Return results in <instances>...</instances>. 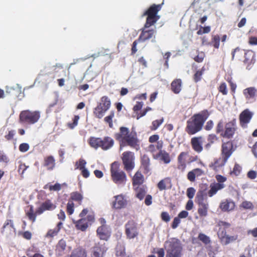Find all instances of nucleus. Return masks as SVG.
<instances>
[{
  "label": "nucleus",
  "mask_w": 257,
  "mask_h": 257,
  "mask_svg": "<svg viewBox=\"0 0 257 257\" xmlns=\"http://www.w3.org/2000/svg\"><path fill=\"white\" fill-rule=\"evenodd\" d=\"M198 212L201 216H205L207 214L208 209V203H202L199 205Z\"/></svg>",
  "instance_id": "2f4dec72"
},
{
  "label": "nucleus",
  "mask_w": 257,
  "mask_h": 257,
  "mask_svg": "<svg viewBox=\"0 0 257 257\" xmlns=\"http://www.w3.org/2000/svg\"><path fill=\"white\" fill-rule=\"evenodd\" d=\"M73 206L74 204L72 202H69L67 205V210L69 214H72L73 212Z\"/></svg>",
  "instance_id": "37998d69"
},
{
  "label": "nucleus",
  "mask_w": 257,
  "mask_h": 257,
  "mask_svg": "<svg viewBox=\"0 0 257 257\" xmlns=\"http://www.w3.org/2000/svg\"><path fill=\"white\" fill-rule=\"evenodd\" d=\"M82 198V196L77 192H73L71 194V198L75 201H81Z\"/></svg>",
  "instance_id": "c9c22d12"
},
{
  "label": "nucleus",
  "mask_w": 257,
  "mask_h": 257,
  "mask_svg": "<svg viewBox=\"0 0 257 257\" xmlns=\"http://www.w3.org/2000/svg\"><path fill=\"white\" fill-rule=\"evenodd\" d=\"M143 102H138L136 105L134 107V110L135 111H137L141 109L143 106Z\"/></svg>",
  "instance_id": "338daca9"
},
{
  "label": "nucleus",
  "mask_w": 257,
  "mask_h": 257,
  "mask_svg": "<svg viewBox=\"0 0 257 257\" xmlns=\"http://www.w3.org/2000/svg\"><path fill=\"white\" fill-rule=\"evenodd\" d=\"M15 232V228L14 227L13 221L11 220H8L5 223L2 232L5 233L6 235H9L13 232Z\"/></svg>",
  "instance_id": "2eb2a0df"
},
{
  "label": "nucleus",
  "mask_w": 257,
  "mask_h": 257,
  "mask_svg": "<svg viewBox=\"0 0 257 257\" xmlns=\"http://www.w3.org/2000/svg\"><path fill=\"white\" fill-rule=\"evenodd\" d=\"M181 80L178 79L174 80L171 83V88L175 93H179L181 90Z\"/></svg>",
  "instance_id": "5701e85b"
},
{
  "label": "nucleus",
  "mask_w": 257,
  "mask_h": 257,
  "mask_svg": "<svg viewBox=\"0 0 257 257\" xmlns=\"http://www.w3.org/2000/svg\"><path fill=\"white\" fill-rule=\"evenodd\" d=\"M234 206V202L228 200L222 201L220 204V208L223 211H231L233 209Z\"/></svg>",
  "instance_id": "a211bd4d"
},
{
  "label": "nucleus",
  "mask_w": 257,
  "mask_h": 257,
  "mask_svg": "<svg viewBox=\"0 0 257 257\" xmlns=\"http://www.w3.org/2000/svg\"><path fill=\"white\" fill-rule=\"evenodd\" d=\"M40 118L39 111H30L24 110L21 112L20 118L21 121H24L30 123H35Z\"/></svg>",
  "instance_id": "0eeeda50"
},
{
  "label": "nucleus",
  "mask_w": 257,
  "mask_h": 257,
  "mask_svg": "<svg viewBox=\"0 0 257 257\" xmlns=\"http://www.w3.org/2000/svg\"><path fill=\"white\" fill-rule=\"evenodd\" d=\"M159 137L157 135H154L151 136L149 138V141L151 143H154L158 140Z\"/></svg>",
  "instance_id": "13d9d810"
},
{
  "label": "nucleus",
  "mask_w": 257,
  "mask_h": 257,
  "mask_svg": "<svg viewBox=\"0 0 257 257\" xmlns=\"http://www.w3.org/2000/svg\"><path fill=\"white\" fill-rule=\"evenodd\" d=\"M224 127V123L222 121H220L217 126V132H222Z\"/></svg>",
  "instance_id": "4d7b16f0"
},
{
  "label": "nucleus",
  "mask_w": 257,
  "mask_h": 257,
  "mask_svg": "<svg viewBox=\"0 0 257 257\" xmlns=\"http://www.w3.org/2000/svg\"><path fill=\"white\" fill-rule=\"evenodd\" d=\"M102 145H100L101 147L103 150H108L111 148L113 145V140L109 137H105L103 140H101Z\"/></svg>",
  "instance_id": "412c9836"
},
{
  "label": "nucleus",
  "mask_w": 257,
  "mask_h": 257,
  "mask_svg": "<svg viewBox=\"0 0 257 257\" xmlns=\"http://www.w3.org/2000/svg\"><path fill=\"white\" fill-rule=\"evenodd\" d=\"M114 116V112H111L110 115L105 117L104 120L106 122H108L110 126L112 125V118Z\"/></svg>",
  "instance_id": "de8ad7c7"
},
{
  "label": "nucleus",
  "mask_w": 257,
  "mask_h": 257,
  "mask_svg": "<svg viewBox=\"0 0 257 257\" xmlns=\"http://www.w3.org/2000/svg\"><path fill=\"white\" fill-rule=\"evenodd\" d=\"M125 234L129 239L134 238L138 234L136 223L133 221H130L125 224Z\"/></svg>",
  "instance_id": "1a4fd4ad"
},
{
  "label": "nucleus",
  "mask_w": 257,
  "mask_h": 257,
  "mask_svg": "<svg viewBox=\"0 0 257 257\" xmlns=\"http://www.w3.org/2000/svg\"><path fill=\"white\" fill-rule=\"evenodd\" d=\"M161 5H153L147 11L144 15H147V22L145 25V28H149L155 24L159 19V16H157V14L160 10Z\"/></svg>",
  "instance_id": "39448f33"
},
{
  "label": "nucleus",
  "mask_w": 257,
  "mask_h": 257,
  "mask_svg": "<svg viewBox=\"0 0 257 257\" xmlns=\"http://www.w3.org/2000/svg\"><path fill=\"white\" fill-rule=\"evenodd\" d=\"M237 238V235L229 236L226 235L223 238V240L225 242V244H227L231 242L236 240Z\"/></svg>",
  "instance_id": "473e14b6"
},
{
  "label": "nucleus",
  "mask_w": 257,
  "mask_h": 257,
  "mask_svg": "<svg viewBox=\"0 0 257 257\" xmlns=\"http://www.w3.org/2000/svg\"><path fill=\"white\" fill-rule=\"evenodd\" d=\"M207 118L206 113L194 115L187 121L186 131L189 134H194L200 131Z\"/></svg>",
  "instance_id": "f257e3e1"
},
{
  "label": "nucleus",
  "mask_w": 257,
  "mask_h": 257,
  "mask_svg": "<svg viewBox=\"0 0 257 257\" xmlns=\"http://www.w3.org/2000/svg\"><path fill=\"white\" fill-rule=\"evenodd\" d=\"M58 246L59 247H60L62 250H64L65 249V247H66V243H65V241L63 240V239H61L59 241V243H58Z\"/></svg>",
  "instance_id": "774afa93"
},
{
  "label": "nucleus",
  "mask_w": 257,
  "mask_h": 257,
  "mask_svg": "<svg viewBox=\"0 0 257 257\" xmlns=\"http://www.w3.org/2000/svg\"><path fill=\"white\" fill-rule=\"evenodd\" d=\"M86 164V162L85 160L80 159L79 161V165L77 168H79L80 170L84 169V168H85V166Z\"/></svg>",
  "instance_id": "5fc2aeb1"
},
{
  "label": "nucleus",
  "mask_w": 257,
  "mask_h": 257,
  "mask_svg": "<svg viewBox=\"0 0 257 257\" xmlns=\"http://www.w3.org/2000/svg\"><path fill=\"white\" fill-rule=\"evenodd\" d=\"M210 189L208 191V195L209 197H212L213 195L215 194L216 192L224 187V185L222 183H215L210 186Z\"/></svg>",
  "instance_id": "aec40b11"
},
{
  "label": "nucleus",
  "mask_w": 257,
  "mask_h": 257,
  "mask_svg": "<svg viewBox=\"0 0 257 257\" xmlns=\"http://www.w3.org/2000/svg\"><path fill=\"white\" fill-rule=\"evenodd\" d=\"M198 238L205 244H208L210 242L209 237L204 234L200 233L198 236Z\"/></svg>",
  "instance_id": "f704fd0d"
},
{
  "label": "nucleus",
  "mask_w": 257,
  "mask_h": 257,
  "mask_svg": "<svg viewBox=\"0 0 257 257\" xmlns=\"http://www.w3.org/2000/svg\"><path fill=\"white\" fill-rule=\"evenodd\" d=\"M113 207L115 209H120L126 205V201L121 195L115 196V201L113 202Z\"/></svg>",
  "instance_id": "f3484780"
},
{
  "label": "nucleus",
  "mask_w": 257,
  "mask_h": 257,
  "mask_svg": "<svg viewBox=\"0 0 257 257\" xmlns=\"http://www.w3.org/2000/svg\"><path fill=\"white\" fill-rule=\"evenodd\" d=\"M241 206L244 209H252L253 205L250 202L244 201L241 204Z\"/></svg>",
  "instance_id": "c03bdc74"
},
{
  "label": "nucleus",
  "mask_w": 257,
  "mask_h": 257,
  "mask_svg": "<svg viewBox=\"0 0 257 257\" xmlns=\"http://www.w3.org/2000/svg\"><path fill=\"white\" fill-rule=\"evenodd\" d=\"M146 192L144 189L140 188L138 190L137 193V197L140 200H142L144 198L146 194Z\"/></svg>",
  "instance_id": "ea45409f"
},
{
  "label": "nucleus",
  "mask_w": 257,
  "mask_h": 257,
  "mask_svg": "<svg viewBox=\"0 0 257 257\" xmlns=\"http://www.w3.org/2000/svg\"><path fill=\"white\" fill-rule=\"evenodd\" d=\"M165 247L167 254L166 257H181L182 249L179 239L172 238L166 241Z\"/></svg>",
  "instance_id": "f03ea898"
},
{
  "label": "nucleus",
  "mask_w": 257,
  "mask_h": 257,
  "mask_svg": "<svg viewBox=\"0 0 257 257\" xmlns=\"http://www.w3.org/2000/svg\"><path fill=\"white\" fill-rule=\"evenodd\" d=\"M161 217L162 219L166 222H168L170 220V217L169 214L166 212H163L162 213Z\"/></svg>",
  "instance_id": "8fccbe9b"
},
{
  "label": "nucleus",
  "mask_w": 257,
  "mask_h": 257,
  "mask_svg": "<svg viewBox=\"0 0 257 257\" xmlns=\"http://www.w3.org/2000/svg\"><path fill=\"white\" fill-rule=\"evenodd\" d=\"M219 91L224 95L227 94L226 85L224 83H222L219 86Z\"/></svg>",
  "instance_id": "09e8293b"
},
{
  "label": "nucleus",
  "mask_w": 257,
  "mask_h": 257,
  "mask_svg": "<svg viewBox=\"0 0 257 257\" xmlns=\"http://www.w3.org/2000/svg\"><path fill=\"white\" fill-rule=\"evenodd\" d=\"M167 180L164 179L160 181L158 184V187L160 190L162 191L166 189Z\"/></svg>",
  "instance_id": "e433bc0d"
},
{
  "label": "nucleus",
  "mask_w": 257,
  "mask_h": 257,
  "mask_svg": "<svg viewBox=\"0 0 257 257\" xmlns=\"http://www.w3.org/2000/svg\"><path fill=\"white\" fill-rule=\"evenodd\" d=\"M58 231L55 230H50L46 234V237H53L58 233Z\"/></svg>",
  "instance_id": "6e6d98bb"
},
{
  "label": "nucleus",
  "mask_w": 257,
  "mask_h": 257,
  "mask_svg": "<svg viewBox=\"0 0 257 257\" xmlns=\"http://www.w3.org/2000/svg\"><path fill=\"white\" fill-rule=\"evenodd\" d=\"M61 185L59 183H56L54 185H50L49 189L50 191H59L61 189Z\"/></svg>",
  "instance_id": "a19ab883"
},
{
  "label": "nucleus",
  "mask_w": 257,
  "mask_h": 257,
  "mask_svg": "<svg viewBox=\"0 0 257 257\" xmlns=\"http://www.w3.org/2000/svg\"><path fill=\"white\" fill-rule=\"evenodd\" d=\"M188 215V212L186 211H181L178 215L179 218H186Z\"/></svg>",
  "instance_id": "0e129e2a"
},
{
  "label": "nucleus",
  "mask_w": 257,
  "mask_h": 257,
  "mask_svg": "<svg viewBox=\"0 0 257 257\" xmlns=\"http://www.w3.org/2000/svg\"><path fill=\"white\" fill-rule=\"evenodd\" d=\"M110 106V101L106 96H103L98 106L95 108L94 113L95 116L101 118Z\"/></svg>",
  "instance_id": "423d86ee"
},
{
  "label": "nucleus",
  "mask_w": 257,
  "mask_h": 257,
  "mask_svg": "<svg viewBox=\"0 0 257 257\" xmlns=\"http://www.w3.org/2000/svg\"><path fill=\"white\" fill-rule=\"evenodd\" d=\"M252 116V113L248 109L243 111L239 115L240 124L242 127H245L246 124L248 123Z\"/></svg>",
  "instance_id": "f8f14e48"
},
{
  "label": "nucleus",
  "mask_w": 257,
  "mask_h": 257,
  "mask_svg": "<svg viewBox=\"0 0 257 257\" xmlns=\"http://www.w3.org/2000/svg\"><path fill=\"white\" fill-rule=\"evenodd\" d=\"M42 205L43 206V207L44 208V209L45 210H51L56 207L55 205H54L49 200H48L46 201L45 202L43 203Z\"/></svg>",
  "instance_id": "72a5a7b5"
},
{
  "label": "nucleus",
  "mask_w": 257,
  "mask_h": 257,
  "mask_svg": "<svg viewBox=\"0 0 257 257\" xmlns=\"http://www.w3.org/2000/svg\"><path fill=\"white\" fill-rule=\"evenodd\" d=\"M158 155L160 157V159L165 163L168 164L170 162L169 155L165 151H160Z\"/></svg>",
  "instance_id": "7c9ffc66"
},
{
  "label": "nucleus",
  "mask_w": 257,
  "mask_h": 257,
  "mask_svg": "<svg viewBox=\"0 0 257 257\" xmlns=\"http://www.w3.org/2000/svg\"><path fill=\"white\" fill-rule=\"evenodd\" d=\"M248 177L250 179H254L256 176V173L254 171H250L247 174Z\"/></svg>",
  "instance_id": "bf43d9fd"
},
{
  "label": "nucleus",
  "mask_w": 257,
  "mask_h": 257,
  "mask_svg": "<svg viewBox=\"0 0 257 257\" xmlns=\"http://www.w3.org/2000/svg\"><path fill=\"white\" fill-rule=\"evenodd\" d=\"M0 162H8V158L2 152H0Z\"/></svg>",
  "instance_id": "e2e57ef3"
},
{
  "label": "nucleus",
  "mask_w": 257,
  "mask_h": 257,
  "mask_svg": "<svg viewBox=\"0 0 257 257\" xmlns=\"http://www.w3.org/2000/svg\"><path fill=\"white\" fill-rule=\"evenodd\" d=\"M134 154L131 152H125L122 154V160L124 169L128 172L134 168Z\"/></svg>",
  "instance_id": "6e6552de"
},
{
  "label": "nucleus",
  "mask_w": 257,
  "mask_h": 257,
  "mask_svg": "<svg viewBox=\"0 0 257 257\" xmlns=\"http://www.w3.org/2000/svg\"><path fill=\"white\" fill-rule=\"evenodd\" d=\"M155 33V32L153 30L148 31H145L143 30L140 36L139 41L143 40L144 41L146 40L149 39L152 37Z\"/></svg>",
  "instance_id": "b1692460"
},
{
  "label": "nucleus",
  "mask_w": 257,
  "mask_h": 257,
  "mask_svg": "<svg viewBox=\"0 0 257 257\" xmlns=\"http://www.w3.org/2000/svg\"><path fill=\"white\" fill-rule=\"evenodd\" d=\"M29 149V146L28 144L23 143L20 145L19 149L21 152H25Z\"/></svg>",
  "instance_id": "a18cd8bd"
},
{
  "label": "nucleus",
  "mask_w": 257,
  "mask_h": 257,
  "mask_svg": "<svg viewBox=\"0 0 257 257\" xmlns=\"http://www.w3.org/2000/svg\"><path fill=\"white\" fill-rule=\"evenodd\" d=\"M196 200L199 205L202 204V203H208L206 198H204L202 191H199L197 192L196 196Z\"/></svg>",
  "instance_id": "c85d7f7f"
},
{
  "label": "nucleus",
  "mask_w": 257,
  "mask_h": 257,
  "mask_svg": "<svg viewBox=\"0 0 257 257\" xmlns=\"http://www.w3.org/2000/svg\"><path fill=\"white\" fill-rule=\"evenodd\" d=\"M180 222V220L178 217H175L172 222V227L174 229L177 227Z\"/></svg>",
  "instance_id": "603ef678"
},
{
  "label": "nucleus",
  "mask_w": 257,
  "mask_h": 257,
  "mask_svg": "<svg viewBox=\"0 0 257 257\" xmlns=\"http://www.w3.org/2000/svg\"><path fill=\"white\" fill-rule=\"evenodd\" d=\"M142 167L146 173L151 170L150 160L146 155H144L142 158Z\"/></svg>",
  "instance_id": "4be33fe9"
},
{
  "label": "nucleus",
  "mask_w": 257,
  "mask_h": 257,
  "mask_svg": "<svg viewBox=\"0 0 257 257\" xmlns=\"http://www.w3.org/2000/svg\"><path fill=\"white\" fill-rule=\"evenodd\" d=\"M143 176L140 172H137L133 177L134 185H140L143 183Z\"/></svg>",
  "instance_id": "bb28decb"
},
{
  "label": "nucleus",
  "mask_w": 257,
  "mask_h": 257,
  "mask_svg": "<svg viewBox=\"0 0 257 257\" xmlns=\"http://www.w3.org/2000/svg\"><path fill=\"white\" fill-rule=\"evenodd\" d=\"M187 154L185 152H182L178 157V169L184 171L186 168V157Z\"/></svg>",
  "instance_id": "6ab92c4d"
},
{
  "label": "nucleus",
  "mask_w": 257,
  "mask_h": 257,
  "mask_svg": "<svg viewBox=\"0 0 257 257\" xmlns=\"http://www.w3.org/2000/svg\"><path fill=\"white\" fill-rule=\"evenodd\" d=\"M122 143L120 145V150H121L122 144L126 143L127 144L138 150V140L135 132H130L127 127H121L120 128Z\"/></svg>",
  "instance_id": "7ed1b4c3"
},
{
  "label": "nucleus",
  "mask_w": 257,
  "mask_h": 257,
  "mask_svg": "<svg viewBox=\"0 0 257 257\" xmlns=\"http://www.w3.org/2000/svg\"><path fill=\"white\" fill-rule=\"evenodd\" d=\"M104 226H101L98 227L97 229V232L98 234H100V237L102 239H104L105 237H103V235L105 234V232H104Z\"/></svg>",
  "instance_id": "4c0bfd02"
},
{
  "label": "nucleus",
  "mask_w": 257,
  "mask_h": 257,
  "mask_svg": "<svg viewBox=\"0 0 257 257\" xmlns=\"http://www.w3.org/2000/svg\"><path fill=\"white\" fill-rule=\"evenodd\" d=\"M202 75V72L198 71L194 75V80L196 82L198 81L200 79L201 76Z\"/></svg>",
  "instance_id": "680f3d73"
},
{
  "label": "nucleus",
  "mask_w": 257,
  "mask_h": 257,
  "mask_svg": "<svg viewBox=\"0 0 257 257\" xmlns=\"http://www.w3.org/2000/svg\"><path fill=\"white\" fill-rule=\"evenodd\" d=\"M76 226L78 229L82 231H84L88 226L87 222H86V219L81 218L78 220L76 222Z\"/></svg>",
  "instance_id": "a878e982"
},
{
  "label": "nucleus",
  "mask_w": 257,
  "mask_h": 257,
  "mask_svg": "<svg viewBox=\"0 0 257 257\" xmlns=\"http://www.w3.org/2000/svg\"><path fill=\"white\" fill-rule=\"evenodd\" d=\"M225 132L223 134L222 133L221 135L224 137H226L227 138H231L233 135L234 134L235 130L234 124L231 122L226 123L225 126Z\"/></svg>",
  "instance_id": "dca6fc26"
},
{
  "label": "nucleus",
  "mask_w": 257,
  "mask_h": 257,
  "mask_svg": "<svg viewBox=\"0 0 257 257\" xmlns=\"http://www.w3.org/2000/svg\"><path fill=\"white\" fill-rule=\"evenodd\" d=\"M213 45L216 48H218L219 46L220 38L218 36H214L213 37Z\"/></svg>",
  "instance_id": "49530a36"
},
{
  "label": "nucleus",
  "mask_w": 257,
  "mask_h": 257,
  "mask_svg": "<svg viewBox=\"0 0 257 257\" xmlns=\"http://www.w3.org/2000/svg\"><path fill=\"white\" fill-rule=\"evenodd\" d=\"M243 94L248 101L251 102L257 96V90L254 87H249L243 90Z\"/></svg>",
  "instance_id": "4468645a"
},
{
  "label": "nucleus",
  "mask_w": 257,
  "mask_h": 257,
  "mask_svg": "<svg viewBox=\"0 0 257 257\" xmlns=\"http://www.w3.org/2000/svg\"><path fill=\"white\" fill-rule=\"evenodd\" d=\"M195 193V190L192 187H190L187 190V196L190 199L193 198Z\"/></svg>",
  "instance_id": "58836bf2"
},
{
  "label": "nucleus",
  "mask_w": 257,
  "mask_h": 257,
  "mask_svg": "<svg viewBox=\"0 0 257 257\" xmlns=\"http://www.w3.org/2000/svg\"><path fill=\"white\" fill-rule=\"evenodd\" d=\"M232 145L230 142L224 143L222 146V153L223 155V159L225 163L232 154Z\"/></svg>",
  "instance_id": "9b49d317"
},
{
  "label": "nucleus",
  "mask_w": 257,
  "mask_h": 257,
  "mask_svg": "<svg viewBox=\"0 0 257 257\" xmlns=\"http://www.w3.org/2000/svg\"><path fill=\"white\" fill-rule=\"evenodd\" d=\"M104 243L101 242L96 245L91 250V257H102L103 254L106 251L107 248Z\"/></svg>",
  "instance_id": "9d476101"
},
{
  "label": "nucleus",
  "mask_w": 257,
  "mask_h": 257,
  "mask_svg": "<svg viewBox=\"0 0 257 257\" xmlns=\"http://www.w3.org/2000/svg\"><path fill=\"white\" fill-rule=\"evenodd\" d=\"M195 178L196 176H195V174L192 170L188 172L187 174V179L189 181L194 182L195 181Z\"/></svg>",
  "instance_id": "3c124183"
},
{
  "label": "nucleus",
  "mask_w": 257,
  "mask_h": 257,
  "mask_svg": "<svg viewBox=\"0 0 257 257\" xmlns=\"http://www.w3.org/2000/svg\"><path fill=\"white\" fill-rule=\"evenodd\" d=\"M152 199V196L150 195H148L145 198V204L147 205H150V204H151Z\"/></svg>",
  "instance_id": "052dcab7"
},
{
  "label": "nucleus",
  "mask_w": 257,
  "mask_h": 257,
  "mask_svg": "<svg viewBox=\"0 0 257 257\" xmlns=\"http://www.w3.org/2000/svg\"><path fill=\"white\" fill-rule=\"evenodd\" d=\"M193 201L191 200H189L187 202L186 206V209L188 210H190L193 208Z\"/></svg>",
  "instance_id": "69168bd1"
},
{
  "label": "nucleus",
  "mask_w": 257,
  "mask_h": 257,
  "mask_svg": "<svg viewBox=\"0 0 257 257\" xmlns=\"http://www.w3.org/2000/svg\"><path fill=\"white\" fill-rule=\"evenodd\" d=\"M163 118L160 120H156L152 122L153 129L156 130L163 122Z\"/></svg>",
  "instance_id": "79ce46f5"
},
{
  "label": "nucleus",
  "mask_w": 257,
  "mask_h": 257,
  "mask_svg": "<svg viewBox=\"0 0 257 257\" xmlns=\"http://www.w3.org/2000/svg\"><path fill=\"white\" fill-rule=\"evenodd\" d=\"M196 177H199L202 175L204 173V171L199 168H196L192 170Z\"/></svg>",
  "instance_id": "864d4df0"
},
{
  "label": "nucleus",
  "mask_w": 257,
  "mask_h": 257,
  "mask_svg": "<svg viewBox=\"0 0 257 257\" xmlns=\"http://www.w3.org/2000/svg\"><path fill=\"white\" fill-rule=\"evenodd\" d=\"M44 165L47 167L48 169H53L55 165V160L52 156H49L46 158Z\"/></svg>",
  "instance_id": "cd10ccee"
},
{
  "label": "nucleus",
  "mask_w": 257,
  "mask_h": 257,
  "mask_svg": "<svg viewBox=\"0 0 257 257\" xmlns=\"http://www.w3.org/2000/svg\"><path fill=\"white\" fill-rule=\"evenodd\" d=\"M17 88H14L13 87H7L6 88V93L8 94H11L13 95H14L15 96H17V94L20 93L21 92V86H20L19 84H17Z\"/></svg>",
  "instance_id": "393cba45"
},
{
  "label": "nucleus",
  "mask_w": 257,
  "mask_h": 257,
  "mask_svg": "<svg viewBox=\"0 0 257 257\" xmlns=\"http://www.w3.org/2000/svg\"><path fill=\"white\" fill-rule=\"evenodd\" d=\"M101 139L100 138H91L89 141L90 145L95 149L100 147L101 144Z\"/></svg>",
  "instance_id": "c756f323"
},
{
  "label": "nucleus",
  "mask_w": 257,
  "mask_h": 257,
  "mask_svg": "<svg viewBox=\"0 0 257 257\" xmlns=\"http://www.w3.org/2000/svg\"><path fill=\"white\" fill-rule=\"evenodd\" d=\"M203 139L202 137H194L191 139V144L193 149L197 152L200 153L202 150Z\"/></svg>",
  "instance_id": "ddd939ff"
},
{
  "label": "nucleus",
  "mask_w": 257,
  "mask_h": 257,
  "mask_svg": "<svg viewBox=\"0 0 257 257\" xmlns=\"http://www.w3.org/2000/svg\"><path fill=\"white\" fill-rule=\"evenodd\" d=\"M111 179L116 184H125L127 180L125 173L120 170L116 162L111 164Z\"/></svg>",
  "instance_id": "20e7f679"
}]
</instances>
